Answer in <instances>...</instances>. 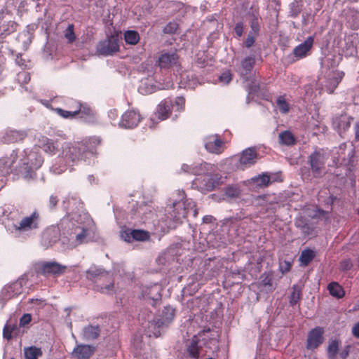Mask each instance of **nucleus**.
Here are the masks:
<instances>
[{"label": "nucleus", "mask_w": 359, "mask_h": 359, "mask_svg": "<svg viewBox=\"0 0 359 359\" xmlns=\"http://www.w3.org/2000/svg\"><path fill=\"white\" fill-rule=\"evenodd\" d=\"M93 220L86 212H71L64 217L57 226H50L41 236V244L48 248L55 243L61 234V241L68 249L86 243L91 240Z\"/></svg>", "instance_id": "obj_1"}, {"label": "nucleus", "mask_w": 359, "mask_h": 359, "mask_svg": "<svg viewBox=\"0 0 359 359\" xmlns=\"http://www.w3.org/2000/svg\"><path fill=\"white\" fill-rule=\"evenodd\" d=\"M101 142L99 137H93L88 141L77 142L73 145H67L62 153L56 157L50 167V171L55 175L65 172L71 163L83 160L89 165L96 162L97 152L92 145H98Z\"/></svg>", "instance_id": "obj_2"}, {"label": "nucleus", "mask_w": 359, "mask_h": 359, "mask_svg": "<svg viewBox=\"0 0 359 359\" xmlns=\"http://www.w3.org/2000/svg\"><path fill=\"white\" fill-rule=\"evenodd\" d=\"M178 198L175 199L172 205L169 208L166 217V226L168 228H175L176 225L182 222L190 210L193 211L194 217H196L198 211L196 203L191 198H187L184 191H178Z\"/></svg>", "instance_id": "obj_3"}, {"label": "nucleus", "mask_w": 359, "mask_h": 359, "mask_svg": "<svg viewBox=\"0 0 359 359\" xmlns=\"http://www.w3.org/2000/svg\"><path fill=\"white\" fill-rule=\"evenodd\" d=\"M21 172L23 177L27 179H32L35 176V171L41 168L43 163V158L38 148L25 149L21 154Z\"/></svg>", "instance_id": "obj_4"}, {"label": "nucleus", "mask_w": 359, "mask_h": 359, "mask_svg": "<svg viewBox=\"0 0 359 359\" xmlns=\"http://www.w3.org/2000/svg\"><path fill=\"white\" fill-rule=\"evenodd\" d=\"M88 279L93 281L103 280V284H96L95 290L102 294H110L114 292V283L112 275L102 267L91 266L86 271Z\"/></svg>", "instance_id": "obj_5"}, {"label": "nucleus", "mask_w": 359, "mask_h": 359, "mask_svg": "<svg viewBox=\"0 0 359 359\" xmlns=\"http://www.w3.org/2000/svg\"><path fill=\"white\" fill-rule=\"evenodd\" d=\"M175 317V309L167 306L163 309L159 318L149 322V330L147 334L149 337H158L161 335L160 329L167 327Z\"/></svg>", "instance_id": "obj_6"}, {"label": "nucleus", "mask_w": 359, "mask_h": 359, "mask_svg": "<svg viewBox=\"0 0 359 359\" xmlns=\"http://www.w3.org/2000/svg\"><path fill=\"white\" fill-rule=\"evenodd\" d=\"M27 278L25 275L22 276L17 280L5 285L0 292V304L3 307L10 299L17 297L22 292L23 285L26 284Z\"/></svg>", "instance_id": "obj_7"}, {"label": "nucleus", "mask_w": 359, "mask_h": 359, "mask_svg": "<svg viewBox=\"0 0 359 359\" xmlns=\"http://www.w3.org/2000/svg\"><path fill=\"white\" fill-rule=\"evenodd\" d=\"M327 158L323 150H315L309 156V163L313 177H322L325 174V162Z\"/></svg>", "instance_id": "obj_8"}, {"label": "nucleus", "mask_w": 359, "mask_h": 359, "mask_svg": "<svg viewBox=\"0 0 359 359\" xmlns=\"http://www.w3.org/2000/svg\"><path fill=\"white\" fill-rule=\"evenodd\" d=\"M40 222V215L37 210H34L29 215L22 217L18 224L14 226V228L19 233L31 232L39 229Z\"/></svg>", "instance_id": "obj_9"}, {"label": "nucleus", "mask_w": 359, "mask_h": 359, "mask_svg": "<svg viewBox=\"0 0 359 359\" xmlns=\"http://www.w3.org/2000/svg\"><path fill=\"white\" fill-rule=\"evenodd\" d=\"M69 103L68 110H65L61 108H55L53 110L62 118L68 119H72L80 114L85 115H90L91 114L90 109L86 107H83L82 109L81 105L74 100H69Z\"/></svg>", "instance_id": "obj_10"}, {"label": "nucleus", "mask_w": 359, "mask_h": 359, "mask_svg": "<svg viewBox=\"0 0 359 359\" xmlns=\"http://www.w3.org/2000/svg\"><path fill=\"white\" fill-rule=\"evenodd\" d=\"M344 76V73L340 71H330L325 76V78L319 79L321 89L327 92L328 93H332L334 89L337 87L339 83L342 80Z\"/></svg>", "instance_id": "obj_11"}, {"label": "nucleus", "mask_w": 359, "mask_h": 359, "mask_svg": "<svg viewBox=\"0 0 359 359\" xmlns=\"http://www.w3.org/2000/svg\"><path fill=\"white\" fill-rule=\"evenodd\" d=\"M18 154L15 151H12L9 156H6L0 158V189H2L6 184V177L11 172V167L16 161Z\"/></svg>", "instance_id": "obj_12"}, {"label": "nucleus", "mask_w": 359, "mask_h": 359, "mask_svg": "<svg viewBox=\"0 0 359 359\" xmlns=\"http://www.w3.org/2000/svg\"><path fill=\"white\" fill-rule=\"evenodd\" d=\"M119 50L118 39L114 36L100 41L97 45V51L99 54L107 56L111 55Z\"/></svg>", "instance_id": "obj_13"}, {"label": "nucleus", "mask_w": 359, "mask_h": 359, "mask_svg": "<svg viewBox=\"0 0 359 359\" xmlns=\"http://www.w3.org/2000/svg\"><path fill=\"white\" fill-rule=\"evenodd\" d=\"M203 142L205 148L209 153L220 154L225 149L224 142L217 134L206 136Z\"/></svg>", "instance_id": "obj_14"}, {"label": "nucleus", "mask_w": 359, "mask_h": 359, "mask_svg": "<svg viewBox=\"0 0 359 359\" xmlns=\"http://www.w3.org/2000/svg\"><path fill=\"white\" fill-rule=\"evenodd\" d=\"M211 171H214L212 168L205 173L198 175L192 182V187L201 192H208L213 190V185L211 182Z\"/></svg>", "instance_id": "obj_15"}, {"label": "nucleus", "mask_w": 359, "mask_h": 359, "mask_svg": "<svg viewBox=\"0 0 359 359\" xmlns=\"http://www.w3.org/2000/svg\"><path fill=\"white\" fill-rule=\"evenodd\" d=\"M325 330L322 327L317 326L309 332L306 341V348L313 351L324 341Z\"/></svg>", "instance_id": "obj_16"}, {"label": "nucleus", "mask_w": 359, "mask_h": 359, "mask_svg": "<svg viewBox=\"0 0 359 359\" xmlns=\"http://www.w3.org/2000/svg\"><path fill=\"white\" fill-rule=\"evenodd\" d=\"M66 266L61 265L55 262H42L39 264L38 272L44 276H57L65 273Z\"/></svg>", "instance_id": "obj_17"}, {"label": "nucleus", "mask_w": 359, "mask_h": 359, "mask_svg": "<svg viewBox=\"0 0 359 359\" xmlns=\"http://www.w3.org/2000/svg\"><path fill=\"white\" fill-rule=\"evenodd\" d=\"M121 237L128 243L133 241H146L149 239L150 234L148 231L142 229H126L121 231Z\"/></svg>", "instance_id": "obj_18"}, {"label": "nucleus", "mask_w": 359, "mask_h": 359, "mask_svg": "<svg viewBox=\"0 0 359 359\" xmlns=\"http://www.w3.org/2000/svg\"><path fill=\"white\" fill-rule=\"evenodd\" d=\"M154 215L153 208L148 204H141L135 210H133V217L142 223L149 222Z\"/></svg>", "instance_id": "obj_19"}, {"label": "nucleus", "mask_w": 359, "mask_h": 359, "mask_svg": "<svg viewBox=\"0 0 359 359\" xmlns=\"http://www.w3.org/2000/svg\"><path fill=\"white\" fill-rule=\"evenodd\" d=\"M140 120L141 116L137 111L128 110L122 115L119 126L123 128H133L138 125Z\"/></svg>", "instance_id": "obj_20"}, {"label": "nucleus", "mask_w": 359, "mask_h": 359, "mask_svg": "<svg viewBox=\"0 0 359 359\" xmlns=\"http://www.w3.org/2000/svg\"><path fill=\"white\" fill-rule=\"evenodd\" d=\"M212 168V165L206 162L193 163L191 164L184 163L182 165L181 171L184 173L201 175Z\"/></svg>", "instance_id": "obj_21"}, {"label": "nucleus", "mask_w": 359, "mask_h": 359, "mask_svg": "<svg viewBox=\"0 0 359 359\" xmlns=\"http://www.w3.org/2000/svg\"><path fill=\"white\" fill-rule=\"evenodd\" d=\"M173 83L172 81H168L165 83H159L158 85L153 83V79L147 78L145 82L139 87V91L142 94H151L158 90L169 89L172 87Z\"/></svg>", "instance_id": "obj_22"}, {"label": "nucleus", "mask_w": 359, "mask_h": 359, "mask_svg": "<svg viewBox=\"0 0 359 359\" xmlns=\"http://www.w3.org/2000/svg\"><path fill=\"white\" fill-rule=\"evenodd\" d=\"M257 159V153L255 147H249L244 149L239 158V167L244 170L254 165Z\"/></svg>", "instance_id": "obj_23"}, {"label": "nucleus", "mask_w": 359, "mask_h": 359, "mask_svg": "<svg viewBox=\"0 0 359 359\" xmlns=\"http://www.w3.org/2000/svg\"><path fill=\"white\" fill-rule=\"evenodd\" d=\"M179 57L175 51L164 52L161 54L158 60V65L161 69H168L178 63Z\"/></svg>", "instance_id": "obj_24"}, {"label": "nucleus", "mask_w": 359, "mask_h": 359, "mask_svg": "<svg viewBox=\"0 0 359 359\" xmlns=\"http://www.w3.org/2000/svg\"><path fill=\"white\" fill-rule=\"evenodd\" d=\"M161 285L158 283L146 285L141 288V296L143 299L159 300L161 297Z\"/></svg>", "instance_id": "obj_25"}, {"label": "nucleus", "mask_w": 359, "mask_h": 359, "mask_svg": "<svg viewBox=\"0 0 359 359\" xmlns=\"http://www.w3.org/2000/svg\"><path fill=\"white\" fill-rule=\"evenodd\" d=\"M314 42V37L310 36L306 39L297 46L293 50V54L297 59H302L310 54Z\"/></svg>", "instance_id": "obj_26"}, {"label": "nucleus", "mask_w": 359, "mask_h": 359, "mask_svg": "<svg viewBox=\"0 0 359 359\" xmlns=\"http://www.w3.org/2000/svg\"><path fill=\"white\" fill-rule=\"evenodd\" d=\"M255 63V55H249L243 58L238 67V72L245 80L251 74Z\"/></svg>", "instance_id": "obj_27"}, {"label": "nucleus", "mask_w": 359, "mask_h": 359, "mask_svg": "<svg viewBox=\"0 0 359 359\" xmlns=\"http://www.w3.org/2000/svg\"><path fill=\"white\" fill-rule=\"evenodd\" d=\"M172 100L170 98H166L162 100L157 106L156 116L160 121L167 119L171 113V107Z\"/></svg>", "instance_id": "obj_28"}, {"label": "nucleus", "mask_w": 359, "mask_h": 359, "mask_svg": "<svg viewBox=\"0 0 359 359\" xmlns=\"http://www.w3.org/2000/svg\"><path fill=\"white\" fill-rule=\"evenodd\" d=\"M94 351V346L86 344H79L74 348L72 354L77 359H89Z\"/></svg>", "instance_id": "obj_29"}, {"label": "nucleus", "mask_w": 359, "mask_h": 359, "mask_svg": "<svg viewBox=\"0 0 359 359\" xmlns=\"http://www.w3.org/2000/svg\"><path fill=\"white\" fill-rule=\"evenodd\" d=\"M38 146L46 153L53 155L58 149L57 142L50 140L46 137L42 136L39 138Z\"/></svg>", "instance_id": "obj_30"}, {"label": "nucleus", "mask_w": 359, "mask_h": 359, "mask_svg": "<svg viewBox=\"0 0 359 359\" xmlns=\"http://www.w3.org/2000/svg\"><path fill=\"white\" fill-rule=\"evenodd\" d=\"M100 334V328L98 325H88L83 327L82 336L83 339L91 341L97 339Z\"/></svg>", "instance_id": "obj_31"}, {"label": "nucleus", "mask_w": 359, "mask_h": 359, "mask_svg": "<svg viewBox=\"0 0 359 359\" xmlns=\"http://www.w3.org/2000/svg\"><path fill=\"white\" fill-rule=\"evenodd\" d=\"M26 135L27 134L25 131L10 130L6 131L3 139L6 143H13L22 140Z\"/></svg>", "instance_id": "obj_32"}, {"label": "nucleus", "mask_w": 359, "mask_h": 359, "mask_svg": "<svg viewBox=\"0 0 359 359\" xmlns=\"http://www.w3.org/2000/svg\"><path fill=\"white\" fill-rule=\"evenodd\" d=\"M344 15L351 27L357 29L359 28V12L354 8H349L344 11Z\"/></svg>", "instance_id": "obj_33"}, {"label": "nucleus", "mask_w": 359, "mask_h": 359, "mask_svg": "<svg viewBox=\"0 0 359 359\" xmlns=\"http://www.w3.org/2000/svg\"><path fill=\"white\" fill-rule=\"evenodd\" d=\"M327 290L330 294L337 299H341L345 295L344 288L337 282H331L329 283Z\"/></svg>", "instance_id": "obj_34"}, {"label": "nucleus", "mask_w": 359, "mask_h": 359, "mask_svg": "<svg viewBox=\"0 0 359 359\" xmlns=\"http://www.w3.org/2000/svg\"><path fill=\"white\" fill-rule=\"evenodd\" d=\"M295 226L300 229L302 233L305 236H310L313 233V228L306 222V219L304 217H299L296 219L294 222Z\"/></svg>", "instance_id": "obj_35"}, {"label": "nucleus", "mask_w": 359, "mask_h": 359, "mask_svg": "<svg viewBox=\"0 0 359 359\" xmlns=\"http://www.w3.org/2000/svg\"><path fill=\"white\" fill-rule=\"evenodd\" d=\"M340 340L338 339H331L329 341L327 352L328 359H337V354L340 345Z\"/></svg>", "instance_id": "obj_36"}, {"label": "nucleus", "mask_w": 359, "mask_h": 359, "mask_svg": "<svg viewBox=\"0 0 359 359\" xmlns=\"http://www.w3.org/2000/svg\"><path fill=\"white\" fill-rule=\"evenodd\" d=\"M279 142L281 144L291 146L295 144L296 138L289 130L281 132L278 136Z\"/></svg>", "instance_id": "obj_37"}, {"label": "nucleus", "mask_w": 359, "mask_h": 359, "mask_svg": "<svg viewBox=\"0 0 359 359\" xmlns=\"http://www.w3.org/2000/svg\"><path fill=\"white\" fill-rule=\"evenodd\" d=\"M123 36L126 43L129 45H136L140 39L139 33L135 30L126 31Z\"/></svg>", "instance_id": "obj_38"}, {"label": "nucleus", "mask_w": 359, "mask_h": 359, "mask_svg": "<svg viewBox=\"0 0 359 359\" xmlns=\"http://www.w3.org/2000/svg\"><path fill=\"white\" fill-rule=\"evenodd\" d=\"M42 351L41 348L34 346L25 348L24 354L26 359H38L39 357L42 355Z\"/></svg>", "instance_id": "obj_39"}, {"label": "nucleus", "mask_w": 359, "mask_h": 359, "mask_svg": "<svg viewBox=\"0 0 359 359\" xmlns=\"http://www.w3.org/2000/svg\"><path fill=\"white\" fill-rule=\"evenodd\" d=\"M314 257L315 252L310 249H306L302 252L299 260L303 265L306 266L313 260Z\"/></svg>", "instance_id": "obj_40"}, {"label": "nucleus", "mask_w": 359, "mask_h": 359, "mask_svg": "<svg viewBox=\"0 0 359 359\" xmlns=\"http://www.w3.org/2000/svg\"><path fill=\"white\" fill-rule=\"evenodd\" d=\"M276 105L282 114H286L290 111V105L285 95H280L276 99Z\"/></svg>", "instance_id": "obj_41"}, {"label": "nucleus", "mask_w": 359, "mask_h": 359, "mask_svg": "<svg viewBox=\"0 0 359 359\" xmlns=\"http://www.w3.org/2000/svg\"><path fill=\"white\" fill-rule=\"evenodd\" d=\"M302 291L296 285L292 286V292L290 296V304L291 306L296 305L300 299Z\"/></svg>", "instance_id": "obj_42"}, {"label": "nucleus", "mask_w": 359, "mask_h": 359, "mask_svg": "<svg viewBox=\"0 0 359 359\" xmlns=\"http://www.w3.org/2000/svg\"><path fill=\"white\" fill-rule=\"evenodd\" d=\"M252 180L259 187H266L270 182V177L267 174H262L255 177L252 178Z\"/></svg>", "instance_id": "obj_43"}, {"label": "nucleus", "mask_w": 359, "mask_h": 359, "mask_svg": "<svg viewBox=\"0 0 359 359\" xmlns=\"http://www.w3.org/2000/svg\"><path fill=\"white\" fill-rule=\"evenodd\" d=\"M224 194L229 198L233 199L239 197L241 191L238 187L230 185L225 188Z\"/></svg>", "instance_id": "obj_44"}, {"label": "nucleus", "mask_w": 359, "mask_h": 359, "mask_svg": "<svg viewBox=\"0 0 359 359\" xmlns=\"http://www.w3.org/2000/svg\"><path fill=\"white\" fill-rule=\"evenodd\" d=\"M351 120H353L352 118H348L346 116H342L339 119L337 127L338 128L339 133H341V131H345L349 128Z\"/></svg>", "instance_id": "obj_45"}, {"label": "nucleus", "mask_w": 359, "mask_h": 359, "mask_svg": "<svg viewBox=\"0 0 359 359\" xmlns=\"http://www.w3.org/2000/svg\"><path fill=\"white\" fill-rule=\"evenodd\" d=\"M211 171V182L212 184L213 190L225 182L226 177L222 176L218 173H212Z\"/></svg>", "instance_id": "obj_46"}, {"label": "nucleus", "mask_w": 359, "mask_h": 359, "mask_svg": "<svg viewBox=\"0 0 359 359\" xmlns=\"http://www.w3.org/2000/svg\"><path fill=\"white\" fill-rule=\"evenodd\" d=\"M74 26L73 24L68 25L67 27L64 32L65 38L67 40V42L71 43L76 39V35L74 34Z\"/></svg>", "instance_id": "obj_47"}, {"label": "nucleus", "mask_w": 359, "mask_h": 359, "mask_svg": "<svg viewBox=\"0 0 359 359\" xmlns=\"http://www.w3.org/2000/svg\"><path fill=\"white\" fill-rule=\"evenodd\" d=\"M185 99L183 97H177L172 101V106L171 108L175 109L176 111L181 112L184 110Z\"/></svg>", "instance_id": "obj_48"}, {"label": "nucleus", "mask_w": 359, "mask_h": 359, "mask_svg": "<svg viewBox=\"0 0 359 359\" xmlns=\"http://www.w3.org/2000/svg\"><path fill=\"white\" fill-rule=\"evenodd\" d=\"M17 80L20 84L27 83L30 80V75L28 72L22 71L17 74Z\"/></svg>", "instance_id": "obj_49"}, {"label": "nucleus", "mask_w": 359, "mask_h": 359, "mask_svg": "<svg viewBox=\"0 0 359 359\" xmlns=\"http://www.w3.org/2000/svg\"><path fill=\"white\" fill-rule=\"evenodd\" d=\"M250 27L251 31L250 32H252V34L257 35L259 31V24L258 18L255 15H253V18L251 20Z\"/></svg>", "instance_id": "obj_50"}, {"label": "nucleus", "mask_w": 359, "mask_h": 359, "mask_svg": "<svg viewBox=\"0 0 359 359\" xmlns=\"http://www.w3.org/2000/svg\"><path fill=\"white\" fill-rule=\"evenodd\" d=\"M346 149V144L345 143L339 145V150L337 151L338 156L337 157L338 162H340V161L343 162L345 161Z\"/></svg>", "instance_id": "obj_51"}, {"label": "nucleus", "mask_w": 359, "mask_h": 359, "mask_svg": "<svg viewBox=\"0 0 359 359\" xmlns=\"http://www.w3.org/2000/svg\"><path fill=\"white\" fill-rule=\"evenodd\" d=\"M232 79V75L229 71L223 72L219 77L220 82L228 84Z\"/></svg>", "instance_id": "obj_52"}, {"label": "nucleus", "mask_w": 359, "mask_h": 359, "mask_svg": "<svg viewBox=\"0 0 359 359\" xmlns=\"http://www.w3.org/2000/svg\"><path fill=\"white\" fill-rule=\"evenodd\" d=\"M177 27H178V25L177 23L169 22L165 26V27L163 29V32L167 34H172V33L175 32V31L177 29Z\"/></svg>", "instance_id": "obj_53"}, {"label": "nucleus", "mask_w": 359, "mask_h": 359, "mask_svg": "<svg viewBox=\"0 0 359 359\" xmlns=\"http://www.w3.org/2000/svg\"><path fill=\"white\" fill-rule=\"evenodd\" d=\"M256 36V34H254L252 32L248 34V36L245 41V46L247 48H250L255 43Z\"/></svg>", "instance_id": "obj_54"}, {"label": "nucleus", "mask_w": 359, "mask_h": 359, "mask_svg": "<svg viewBox=\"0 0 359 359\" xmlns=\"http://www.w3.org/2000/svg\"><path fill=\"white\" fill-rule=\"evenodd\" d=\"M291 262L289 261H284L280 264V270L283 273H285L290 270Z\"/></svg>", "instance_id": "obj_55"}, {"label": "nucleus", "mask_w": 359, "mask_h": 359, "mask_svg": "<svg viewBox=\"0 0 359 359\" xmlns=\"http://www.w3.org/2000/svg\"><path fill=\"white\" fill-rule=\"evenodd\" d=\"M235 33L238 37H241L244 32V25L243 22H238L236 24L234 27Z\"/></svg>", "instance_id": "obj_56"}, {"label": "nucleus", "mask_w": 359, "mask_h": 359, "mask_svg": "<svg viewBox=\"0 0 359 359\" xmlns=\"http://www.w3.org/2000/svg\"><path fill=\"white\" fill-rule=\"evenodd\" d=\"M32 320V316L29 313L24 314L20 320V326H25L27 324L29 323V322Z\"/></svg>", "instance_id": "obj_57"}, {"label": "nucleus", "mask_w": 359, "mask_h": 359, "mask_svg": "<svg viewBox=\"0 0 359 359\" xmlns=\"http://www.w3.org/2000/svg\"><path fill=\"white\" fill-rule=\"evenodd\" d=\"M352 267V263L349 259H344L340 263V269L342 271L349 270Z\"/></svg>", "instance_id": "obj_58"}, {"label": "nucleus", "mask_w": 359, "mask_h": 359, "mask_svg": "<svg viewBox=\"0 0 359 359\" xmlns=\"http://www.w3.org/2000/svg\"><path fill=\"white\" fill-rule=\"evenodd\" d=\"M350 348V345L345 346L344 348L341 350V351L339 352V357L341 359H346L349 355Z\"/></svg>", "instance_id": "obj_59"}, {"label": "nucleus", "mask_w": 359, "mask_h": 359, "mask_svg": "<svg viewBox=\"0 0 359 359\" xmlns=\"http://www.w3.org/2000/svg\"><path fill=\"white\" fill-rule=\"evenodd\" d=\"M57 202H58L57 197L55 196L51 195L50 196L49 201H48V206H49V208L50 209L54 208L57 205Z\"/></svg>", "instance_id": "obj_60"}, {"label": "nucleus", "mask_w": 359, "mask_h": 359, "mask_svg": "<svg viewBox=\"0 0 359 359\" xmlns=\"http://www.w3.org/2000/svg\"><path fill=\"white\" fill-rule=\"evenodd\" d=\"M4 337L10 339L12 337L11 330L6 325L3 330Z\"/></svg>", "instance_id": "obj_61"}, {"label": "nucleus", "mask_w": 359, "mask_h": 359, "mask_svg": "<svg viewBox=\"0 0 359 359\" xmlns=\"http://www.w3.org/2000/svg\"><path fill=\"white\" fill-rule=\"evenodd\" d=\"M15 62H16V64H17L19 67H22V68H23V67H26L25 60H23V59H22V56H20V55H18V56L16 57Z\"/></svg>", "instance_id": "obj_62"}, {"label": "nucleus", "mask_w": 359, "mask_h": 359, "mask_svg": "<svg viewBox=\"0 0 359 359\" xmlns=\"http://www.w3.org/2000/svg\"><path fill=\"white\" fill-rule=\"evenodd\" d=\"M352 334L355 337L359 338V322L353 325L352 328Z\"/></svg>", "instance_id": "obj_63"}, {"label": "nucleus", "mask_w": 359, "mask_h": 359, "mask_svg": "<svg viewBox=\"0 0 359 359\" xmlns=\"http://www.w3.org/2000/svg\"><path fill=\"white\" fill-rule=\"evenodd\" d=\"M215 220V218L212 215H205L203 217V222L205 224L212 223Z\"/></svg>", "instance_id": "obj_64"}]
</instances>
